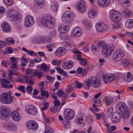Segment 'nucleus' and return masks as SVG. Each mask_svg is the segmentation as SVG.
I'll list each match as a JSON object with an SVG mask.
<instances>
[{"instance_id": "obj_3", "label": "nucleus", "mask_w": 133, "mask_h": 133, "mask_svg": "<svg viewBox=\"0 0 133 133\" xmlns=\"http://www.w3.org/2000/svg\"><path fill=\"white\" fill-rule=\"evenodd\" d=\"M42 22L45 27L49 29L52 28L54 26V23L52 22L51 17L48 14L43 15Z\"/></svg>"}, {"instance_id": "obj_35", "label": "nucleus", "mask_w": 133, "mask_h": 133, "mask_svg": "<svg viewBox=\"0 0 133 133\" xmlns=\"http://www.w3.org/2000/svg\"><path fill=\"white\" fill-rule=\"evenodd\" d=\"M103 101L108 105H110L113 102V100L112 99L108 98L107 97H105L103 98Z\"/></svg>"}, {"instance_id": "obj_17", "label": "nucleus", "mask_w": 133, "mask_h": 133, "mask_svg": "<svg viewBox=\"0 0 133 133\" xmlns=\"http://www.w3.org/2000/svg\"><path fill=\"white\" fill-rule=\"evenodd\" d=\"M34 5L35 9H40L45 5L44 0H35Z\"/></svg>"}, {"instance_id": "obj_10", "label": "nucleus", "mask_w": 133, "mask_h": 133, "mask_svg": "<svg viewBox=\"0 0 133 133\" xmlns=\"http://www.w3.org/2000/svg\"><path fill=\"white\" fill-rule=\"evenodd\" d=\"M3 128L8 131H14L17 128L16 125L12 123H6L3 124Z\"/></svg>"}, {"instance_id": "obj_63", "label": "nucleus", "mask_w": 133, "mask_h": 133, "mask_svg": "<svg viewBox=\"0 0 133 133\" xmlns=\"http://www.w3.org/2000/svg\"><path fill=\"white\" fill-rule=\"evenodd\" d=\"M68 97L67 94H64L62 96H61L60 98L62 101H64L66 99V98Z\"/></svg>"}, {"instance_id": "obj_20", "label": "nucleus", "mask_w": 133, "mask_h": 133, "mask_svg": "<svg viewBox=\"0 0 133 133\" xmlns=\"http://www.w3.org/2000/svg\"><path fill=\"white\" fill-rule=\"evenodd\" d=\"M120 118V113L117 111H116L113 113L112 117L111 120L113 122L117 123L119 121Z\"/></svg>"}, {"instance_id": "obj_7", "label": "nucleus", "mask_w": 133, "mask_h": 133, "mask_svg": "<svg viewBox=\"0 0 133 133\" xmlns=\"http://www.w3.org/2000/svg\"><path fill=\"white\" fill-rule=\"evenodd\" d=\"M124 56V51L120 49L116 50L113 54V60L116 62H119L123 58Z\"/></svg>"}, {"instance_id": "obj_34", "label": "nucleus", "mask_w": 133, "mask_h": 133, "mask_svg": "<svg viewBox=\"0 0 133 133\" xmlns=\"http://www.w3.org/2000/svg\"><path fill=\"white\" fill-rule=\"evenodd\" d=\"M51 7L53 11H56L58 8V3L55 1L52 2L51 3Z\"/></svg>"}, {"instance_id": "obj_12", "label": "nucleus", "mask_w": 133, "mask_h": 133, "mask_svg": "<svg viewBox=\"0 0 133 133\" xmlns=\"http://www.w3.org/2000/svg\"><path fill=\"white\" fill-rule=\"evenodd\" d=\"M96 29L100 32H104L107 29L106 25L101 22H98L96 24Z\"/></svg>"}, {"instance_id": "obj_58", "label": "nucleus", "mask_w": 133, "mask_h": 133, "mask_svg": "<svg viewBox=\"0 0 133 133\" xmlns=\"http://www.w3.org/2000/svg\"><path fill=\"white\" fill-rule=\"evenodd\" d=\"M61 61H58L56 60H53L52 61V63L54 65H59L61 63Z\"/></svg>"}, {"instance_id": "obj_16", "label": "nucleus", "mask_w": 133, "mask_h": 133, "mask_svg": "<svg viewBox=\"0 0 133 133\" xmlns=\"http://www.w3.org/2000/svg\"><path fill=\"white\" fill-rule=\"evenodd\" d=\"M66 53L65 49L62 47L58 48L55 51V54L57 56H62L64 55Z\"/></svg>"}, {"instance_id": "obj_48", "label": "nucleus", "mask_w": 133, "mask_h": 133, "mask_svg": "<svg viewBox=\"0 0 133 133\" xmlns=\"http://www.w3.org/2000/svg\"><path fill=\"white\" fill-rule=\"evenodd\" d=\"M1 84L2 87L4 88L9 89L13 88L12 85L11 84H10L9 85H7L3 83H1Z\"/></svg>"}, {"instance_id": "obj_39", "label": "nucleus", "mask_w": 133, "mask_h": 133, "mask_svg": "<svg viewBox=\"0 0 133 133\" xmlns=\"http://www.w3.org/2000/svg\"><path fill=\"white\" fill-rule=\"evenodd\" d=\"M41 94L42 96H44L46 98L49 97V93L46 91H45L43 88H41Z\"/></svg>"}, {"instance_id": "obj_2", "label": "nucleus", "mask_w": 133, "mask_h": 133, "mask_svg": "<svg viewBox=\"0 0 133 133\" xmlns=\"http://www.w3.org/2000/svg\"><path fill=\"white\" fill-rule=\"evenodd\" d=\"M101 85V82L97 78L95 77H90L85 81V84L83 85L85 89H89L91 86L95 88H98Z\"/></svg>"}, {"instance_id": "obj_49", "label": "nucleus", "mask_w": 133, "mask_h": 133, "mask_svg": "<svg viewBox=\"0 0 133 133\" xmlns=\"http://www.w3.org/2000/svg\"><path fill=\"white\" fill-rule=\"evenodd\" d=\"M44 133H53V131L49 127L46 126L45 127Z\"/></svg>"}, {"instance_id": "obj_38", "label": "nucleus", "mask_w": 133, "mask_h": 133, "mask_svg": "<svg viewBox=\"0 0 133 133\" xmlns=\"http://www.w3.org/2000/svg\"><path fill=\"white\" fill-rule=\"evenodd\" d=\"M26 125L28 129L33 130V121L32 120L28 121L26 123Z\"/></svg>"}, {"instance_id": "obj_15", "label": "nucleus", "mask_w": 133, "mask_h": 133, "mask_svg": "<svg viewBox=\"0 0 133 133\" xmlns=\"http://www.w3.org/2000/svg\"><path fill=\"white\" fill-rule=\"evenodd\" d=\"M85 119L86 117L84 114L82 113L78 114L77 115L76 122L78 124H83Z\"/></svg>"}, {"instance_id": "obj_1", "label": "nucleus", "mask_w": 133, "mask_h": 133, "mask_svg": "<svg viewBox=\"0 0 133 133\" xmlns=\"http://www.w3.org/2000/svg\"><path fill=\"white\" fill-rule=\"evenodd\" d=\"M97 44L101 48L102 54L104 55L106 57L110 56L115 49L114 46L113 44L109 45L104 41H101L98 42Z\"/></svg>"}, {"instance_id": "obj_55", "label": "nucleus", "mask_w": 133, "mask_h": 133, "mask_svg": "<svg viewBox=\"0 0 133 133\" xmlns=\"http://www.w3.org/2000/svg\"><path fill=\"white\" fill-rule=\"evenodd\" d=\"M88 62V60L87 59L83 58L80 62V63L82 65L85 66L86 65Z\"/></svg>"}, {"instance_id": "obj_19", "label": "nucleus", "mask_w": 133, "mask_h": 133, "mask_svg": "<svg viewBox=\"0 0 133 133\" xmlns=\"http://www.w3.org/2000/svg\"><path fill=\"white\" fill-rule=\"evenodd\" d=\"M69 26L64 24H60L58 27V30L61 33L66 32L69 30Z\"/></svg>"}, {"instance_id": "obj_5", "label": "nucleus", "mask_w": 133, "mask_h": 133, "mask_svg": "<svg viewBox=\"0 0 133 133\" xmlns=\"http://www.w3.org/2000/svg\"><path fill=\"white\" fill-rule=\"evenodd\" d=\"M75 17V15L73 12L67 11L63 14L62 19L64 22L68 23L70 22Z\"/></svg>"}, {"instance_id": "obj_42", "label": "nucleus", "mask_w": 133, "mask_h": 133, "mask_svg": "<svg viewBox=\"0 0 133 133\" xmlns=\"http://www.w3.org/2000/svg\"><path fill=\"white\" fill-rule=\"evenodd\" d=\"M63 44L65 47L67 48L68 49L70 50L71 49L72 46L70 43L68 41H65L63 42Z\"/></svg>"}, {"instance_id": "obj_37", "label": "nucleus", "mask_w": 133, "mask_h": 133, "mask_svg": "<svg viewBox=\"0 0 133 133\" xmlns=\"http://www.w3.org/2000/svg\"><path fill=\"white\" fill-rule=\"evenodd\" d=\"M88 14L89 17L92 18L94 17L97 16V13L93 10H90L88 12Z\"/></svg>"}, {"instance_id": "obj_45", "label": "nucleus", "mask_w": 133, "mask_h": 133, "mask_svg": "<svg viewBox=\"0 0 133 133\" xmlns=\"http://www.w3.org/2000/svg\"><path fill=\"white\" fill-rule=\"evenodd\" d=\"M126 79L127 81L128 82H130L132 80V75L130 72H128L127 73Z\"/></svg>"}, {"instance_id": "obj_32", "label": "nucleus", "mask_w": 133, "mask_h": 133, "mask_svg": "<svg viewBox=\"0 0 133 133\" xmlns=\"http://www.w3.org/2000/svg\"><path fill=\"white\" fill-rule=\"evenodd\" d=\"M126 26L128 28H131L133 26V19L128 20L125 23Z\"/></svg>"}, {"instance_id": "obj_26", "label": "nucleus", "mask_w": 133, "mask_h": 133, "mask_svg": "<svg viewBox=\"0 0 133 133\" xmlns=\"http://www.w3.org/2000/svg\"><path fill=\"white\" fill-rule=\"evenodd\" d=\"M72 35L74 36H79L82 34L81 29L78 27H76L72 32Z\"/></svg>"}, {"instance_id": "obj_40", "label": "nucleus", "mask_w": 133, "mask_h": 133, "mask_svg": "<svg viewBox=\"0 0 133 133\" xmlns=\"http://www.w3.org/2000/svg\"><path fill=\"white\" fill-rule=\"evenodd\" d=\"M58 68L57 67L55 69H56L57 71L60 73H61L63 74L62 76H66L68 75V74L66 73V72L65 71L63 70L60 67Z\"/></svg>"}, {"instance_id": "obj_54", "label": "nucleus", "mask_w": 133, "mask_h": 133, "mask_svg": "<svg viewBox=\"0 0 133 133\" xmlns=\"http://www.w3.org/2000/svg\"><path fill=\"white\" fill-rule=\"evenodd\" d=\"M41 67L43 70L44 71H48V69L45 63H42L41 64Z\"/></svg>"}, {"instance_id": "obj_28", "label": "nucleus", "mask_w": 133, "mask_h": 133, "mask_svg": "<svg viewBox=\"0 0 133 133\" xmlns=\"http://www.w3.org/2000/svg\"><path fill=\"white\" fill-rule=\"evenodd\" d=\"M0 112L3 116L6 117L9 115V114L6 109L4 107H2L0 109Z\"/></svg>"}, {"instance_id": "obj_13", "label": "nucleus", "mask_w": 133, "mask_h": 133, "mask_svg": "<svg viewBox=\"0 0 133 133\" xmlns=\"http://www.w3.org/2000/svg\"><path fill=\"white\" fill-rule=\"evenodd\" d=\"M104 81L106 83H109L113 81L115 78V76L113 74H107L102 76Z\"/></svg>"}, {"instance_id": "obj_30", "label": "nucleus", "mask_w": 133, "mask_h": 133, "mask_svg": "<svg viewBox=\"0 0 133 133\" xmlns=\"http://www.w3.org/2000/svg\"><path fill=\"white\" fill-rule=\"evenodd\" d=\"M52 97L55 100L54 103V106L58 107L60 105V102L59 100L57 99V97L55 96V92L53 93Z\"/></svg>"}, {"instance_id": "obj_24", "label": "nucleus", "mask_w": 133, "mask_h": 133, "mask_svg": "<svg viewBox=\"0 0 133 133\" xmlns=\"http://www.w3.org/2000/svg\"><path fill=\"white\" fill-rule=\"evenodd\" d=\"M12 118L14 121H17L20 120L21 116L16 111H13L11 114Z\"/></svg>"}, {"instance_id": "obj_46", "label": "nucleus", "mask_w": 133, "mask_h": 133, "mask_svg": "<svg viewBox=\"0 0 133 133\" xmlns=\"http://www.w3.org/2000/svg\"><path fill=\"white\" fill-rule=\"evenodd\" d=\"M124 113L123 116L122 117L124 119H128L130 117V113L128 112V111L126 112H124Z\"/></svg>"}, {"instance_id": "obj_18", "label": "nucleus", "mask_w": 133, "mask_h": 133, "mask_svg": "<svg viewBox=\"0 0 133 133\" xmlns=\"http://www.w3.org/2000/svg\"><path fill=\"white\" fill-rule=\"evenodd\" d=\"M117 106L118 107L119 110L122 113L128 111L127 107L124 103L119 102L117 104Z\"/></svg>"}, {"instance_id": "obj_4", "label": "nucleus", "mask_w": 133, "mask_h": 133, "mask_svg": "<svg viewBox=\"0 0 133 133\" xmlns=\"http://www.w3.org/2000/svg\"><path fill=\"white\" fill-rule=\"evenodd\" d=\"M12 92H4L0 96V100L4 104H9L12 102L13 98L11 96Z\"/></svg>"}, {"instance_id": "obj_36", "label": "nucleus", "mask_w": 133, "mask_h": 133, "mask_svg": "<svg viewBox=\"0 0 133 133\" xmlns=\"http://www.w3.org/2000/svg\"><path fill=\"white\" fill-rule=\"evenodd\" d=\"M76 88L75 85L73 84H71L68 86L66 90V91L68 93H70L71 91L73 90Z\"/></svg>"}, {"instance_id": "obj_11", "label": "nucleus", "mask_w": 133, "mask_h": 133, "mask_svg": "<svg viewBox=\"0 0 133 133\" xmlns=\"http://www.w3.org/2000/svg\"><path fill=\"white\" fill-rule=\"evenodd\" d=\"M22 15L18 13H16L12 15V16L10 19L12 22L15 24L19 23L22 21Z\"/></svg>"}, {"instance_id": "obj_22", "label": "nucleus", "mask_w": 133, "mask_h": 133, "mask_svg": "<svg viewBox=\"0 0 133 133\" xmlns=\"http://www.w3.org/2000/svg\"><path fill=\"white\" fill-rule=\"evenodd\" d=\"M97 3L98 5L102 7L108 6L110 4V0H98Z\"/></svg>"}, {"instance_id": "obj_6", "label": "nucleus", "mask_w": 133, "mask_h": 133, "mask_svg": "<svg viewBox=\"0 0 133 133\" xmlns=\"http://www.w3.org/2000/svg\"><path fill=\"white\" fill-rule=\"evenodd\" d=\"M110 16L112 21L115 22H119L121 20V15L118 11L116 10H111L110 12Z\"/></svg>"}, {"instance_id": "obj_33", "label": "nucleus", "mask_w": 133, "mask_h": 133, "mask_svg": "<svg viewBox=\"0 0 133 133\" xmlns=\"http://www.w3.org/2000/svg\"><path fill=\"white\" fill-rule=\"evenodd\" d=\"M44 75V73L40 71H37L36 70H34V77H38L37 78L38 79H39L42 77Z\"/></svg>"}, {"instance_id": "obj_51", "label": "nucleus", "mask_w": 133, "mask_h": 133, "mask_svg": "<svg viewBox=\"0 0 133 133\" xmlns=\"http://www.w3.org/2000/svg\"><path fill=\"white\" fill-rule=\"evenodd\" d=\"M12 65H11L10 67L13 70H15L16 71L19 70V69L18 68V65L16 63H11Z\"/></svg>"}, {"instance_id": "obj_60", "label": "nucleus", "mask_w": 133, "mask_h": 133, "mask_svg": "<svg viewBox=\"0 0 133 133\" xmlns=\"http://www.w3.org/2000/svg\"><path fill=\"white\" fill-rule=\"evenodd\" d=\"M43 119L45 121L46 123H49L50 122V121L49 118L48 117H46L44 113L43 114Z\"/></svg>"}, {"instance_id": "obj_62", "label": "nucleus", "mask_w": 133, "mask_h": 133, "mask_svg": "<svg viewBox=\"0 0 133 133\" xmlns=\"http://www.w3.org/2000/svg\"><path fill=\"white\" fill-rule=\"evenodd\" d=\"M77 82L78 81H75V83H76V87L78 89H80L81 87H82L83 86V85H84V84L82 85L80 83Z\"/></svg>"}, {"instance_id": "obj_9", "label": "nucleus", "mask_w": 133, "mask_h": 133, "mask_svg": "<svg viewBox=\"0 0 133 133\" xmlns=\"http://www.w3.org/2000/svg\"><path fill=\"white\" fill-rule=\"evenodd\" d=\"M75 112L71 109L68 108L65 109L64 112V117L66 119L70 120L74 118L75 116Z\"/></svg>"}, {"instance_id": "obj_59", "label": "nucleus", "mask_w": 133, "mask_h": 133, "mask_svg": "<svg viewBox=\"0 0 133 133\" xmlns=\"http://www.w3.org/2000/svg\"><path fill=\"white\" fill-rule=\"evenodd\" d=\"M49 107V103L48 102H45L44 107L41 109L42 111L44 110L47 109Z\"/></svg>"}, {"instance_id": "obj_53", "label": "nucleus", "mask_w": 133, "mask_h": 133, "mask_svg": "<svg viewBox=\"0 0 133 133\" xmlns=\"http://www.w3.org/2000/svg\"><path fill=\"white\" fill-rule=\"evenodd\" d=\"M83 6V7L82 6H80V7L78 6L77 7V9L79 11L82 12H84L86 10L85 5H84Z\"/></svg>"}, {"instance_id": "obj_8", "label": "nucleus", "mask_w": 133, "mask_h": 133, "mask_svg": "<svg viewBox=\"0 0 133 133\" xmlns=\"http://www.w3.org/2000/svg\"><path fill=\"white\" fill-rule=\"evenodd\" d=\"M33 70L31 69H27L26 70V74L27 75L31 74L30 76H25L24 78H26V82L29 83L30 84H33Z\"/></svg>"}, {"instance_id": "obj_50", "label": "nucleus", "mask_w": 133, "mask_h": 133, "mask_svg": "<svg viewBox=\"0 0 133 133\" xmlns=\"http://www.w3.org/2000/svg\"><path fill=\"white\" fill-rule=\"evenodd\" d=\"M84 5H85V3L84 1L83 0L79 1L76 5L77 7L78 6L79 7H80V6H82L83 7Z\"/></svg>"}, {"instance_id": "obj_31", "label": "nucleus", "mask_w": 133, "mask_h": 133, "mask_svg": "<svg viewBox=\"0 0 133 133\" xmlns=\"http://www.w3.org/2000/svg\"><path fill=\"white\" fill-rule=\"evenodd\" d=\"M122 13L129 16H131L133 15V13L129 9L126 8L123 10Z\"/></svg>"}, {"instance_id": "obj_52", "label": "nucleus", "mask_w": 133, "mask_h": 133, "mask_svg": "<svg viewBox=\"0 0 133 133\" xmlns=\"http://www.w3.org/2000/svg\"><path fill=\"white\" fill-rule=\"evenodd\" d=\"M123 65L126 67H128L130 64L129 62L126 59H124L122 61Z\"/></svg>"}, {"instance_id": "obj_41", "label": "nucleus", "mask_w": 133, "mask_h": 133, "mask_svg": "<svg viewBox=\"0 0 133 133\" xmlns=\"http://www.w3.org/2000/svg\"><path fill=\"white\" fill-rule=\"evenodd\" d=\"M13 11V10L12 9H10L8 10L6 12V15L7 17L9 19H10L12 15H14V14H12V13Z\"/></svg>"}, {"instance_id": "obj_27", "label": "nucleus", "mask_w": 133, "mask_h": 133, "mask_svg": "<svg viewBox=\"0 0 133 133\" xmlns=\"http://www.w3.org/2000/svg\"><path fill=\"white\" fill-rule=\"evenodd\" d=\"M26 111L30 114L33 115V106L29 105L27 106L25 108Z\"/></svg>"}, {"instance_id": "obj_25", "label": "nucleus", "mask_w": 133, "mask_h": 133, "mask_svg": "<svg viewBox=\"0 0 133 133\" xmlns=\"http://www.w3.org/2000/svg\"><path fill=\"white\" fill-rule=\"evenodd\" d=\"M45 38L43 36H37L35 38L34 43L35 44H41L44 42Z\"/></svg>"}, {"instance_id": "obj_47", "label": "nucleus", "mask_w": 133, "mask_h": 133, "mask_svg": "<svg viewBox=\"0 0 133 133\" xmlns=\"http://www.w3.org/2000/svg\"><path fill=\"white\" fill-rule=\"evenodd\" d=\"M4 2L5 5L8 6H10L14 4L12 0H4Z\"/></svg>"}, {"instance_id": "obj_64", "label": "nucleus", "mask_w": 133, "mask_h": 133, "mask_svg": "<svg viewBox=\"0 0 133 133\" xmlns=\"http://www.w3.org/2000/svg\"><path fill=\"white\" fill-rule=\"evenodd\" d=\"M42 61V59L38 57H36L34 59V61L35 62L39 63L41 62Z\"/></svg>"}, {"instance_id": "obj_44", "label": "nucleus", "mask_w": 133, "mask_h": 133, "mask_svg": "<svg viewBox=\"0 0 133 133\" xmlns=\"http://www.w3.org/2000/svg\"><path fill=\"white\" fill-rule=\"evenodd\" d=\"M4 40L5 42V44H8L9 43H10L14 44L15 43L14 40L11 37L8 38L6 39H5Z\"/></svg>"}, {"instance_id": "obj_43", "label": "nucleus", "mask_w": 133, "mask_h": 133, "mask_svg": "<svg viewBox=\"0 0 133 133\" xmlns=\"http://www.w3.org/2000/svg\"><path fill=\"white\" fill-rule=\"evenodd\" d=\"M60 107H57L55 106H52L50 107L51 111L54 113H56L57 111H59L61 109Z\"/></svg>"}, {"instance_id": "obj_29", "label": "nucleus", "mask_w": 133, "mask_h": 133, "mask_svg": "<svg viewBox=\"0 0 133 133\" xmlns=\"http://www.w3.org/2000/svg\"><path fill=\"white\" fill-rule=\"evenodd\" d=\"M118 2L121 5L124 7L128 6L130 4L129 0H118Z\"/></svg>"}, {"instance_id": "obj_61", "label": "nucleus", "mask_w": 133, "mask_h": 133, "mask_svg": "<svg viewBox=\"0 0 133 133\" xmlns=\"http://www.w3.org/2000/svg\"><path fill=\"white\" fill-rule=\"evenodd\" d=\"M91 50L93 52H95L98 49V47L97 46L92 45L91 48Z\"/></svg>"}, {"instance_id": "obj_56", "label": "nucleus", "mask_w": 133, "mask_h": 133, "mask_svg": "<svg viewBox=\"0 0 133 133\" xmlns=\"http://www.w3.org/2000/svg\"><path fill=\"white\" fill-rule=\"evenodd\" d=\"M64 94V91L60 89L58 91L56 94L57 96L58 97H59L60 98L61 96H62Z\"/></svg>"}, {"instance_id": "obj_21", "label": "nucleus", "mask_w": 133, "mask_h": 133, "mask_svg": "<svg viewBox=\"0 0 133 133\" xmlns=\"http://www.w3.org/2000/svg\"><path fill=\"white\" fill-rule=\"evenodd\" d=\"M1 26L2 30L4 32H9L11 31L10 26L7 22H3L1 25Z\"/></svg>"}, {"instance_id": "obj_14", "label": "nucleus", "mask_w": 133, "mask_h": 133, "mask_svg": "<svg viewBox=\"0 0 133 133\" xmlns=\"http://www.w3.org/2000/svg\"><path fill=\"white\" fill-rule=\"evenodd\" d=\"M33 23V18L32 16H26L24 19V25L25 27H29L32 26Z\"/></svg>"}, {"instance_id": "obj_23", "label": "nucleus", "mask_w": 133, "mask_h": 133, "mask_svg": "<svg viewBox=\"0 0 133 133\" xmlns=\"http://www.w3.org/2000/svg\"><path fill=\"white\" fill-rule=\"evenodd\" d=\"M74 64V63L72 61H69L62 64V66L64 69H68L72 68Z\"/></svg>"}, {"instance_id": "obj_57", "label": "nucleus", "mask_w": 133, "mask_h": 133, "mask_svg": "<svg viewBox=\"0 0 133 133\" xmlns=\"http://www.w3.org/2000/svg\"><path fill=\"white\" fill-rule=\"evenodd\" d=\"M33 89V88L32 87L29 85L27 87L26 91L28 93H31Z\"/></svg>"}]
</instances>
